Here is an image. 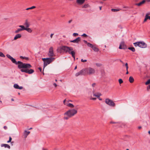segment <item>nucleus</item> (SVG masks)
Wrapping results in <instances>:
<instances>
[{
  "label": "nucleus",
  "instance_id": "obj_1",
  "mask_svg": "<svg viewBox=\"0 0 150 150\" xmlns=\"http://www.w3.org/2000/svg\"><path fill=\"white\" fill-rule=\"evenodd\" d=\"M57 51L59 53H63L64 52H68L72 55L74 60H75V53L71 47L65 46L60 47L57 48Z\"/></svg>",
  "mask_w": 150,
  "mask_h": 150
},
{
  "label": "nucleus",
  "instance_id": "obj_35",
  "mask_svg": "<svg viewBox=\"0 0 150 150\" xmlns=\"http://www.w3.org/2000/svg\"><path fill=\"white\" fill-rule=\"evenodd\" d=\"M125 66L126 67V71H128V63H126L125 64Z\"/></svg>",
  "mask_w": 150,
  "mask_h": 150
},
{
  "label": "nucleus",
  "instance_id": "obj_2",
  "mask_svg": "<svg viewBox=\"0 0 150 150\" xmlns=\"http://www.w3.org/2000/svg\"><path fill=\"white\" fill-rule=\"evenodd\" d=\"M11 60L13 63L16 64H18V68L19 69L22 68H27L30 67V64H29L23 63L20 61L16 62V59L13 57Z\"/></svg>",
  "mask_w": 150,
  "mask_h": 150
},
{
  "label": "nucleus",
  "instance_id": "obj_4",
  "mask_svg": "<svg viewBox=\"0 0 150 150\" xmlns=\"http://www.w3.org/2000/svg\"><path fill=\"white\" fill-rule=\"evenodd\" d=\"M54 59L55 58L53 57L42 58V60L44 62V67H45L47 65L50 63L52 62L54 60Z\"/></svg>",
  "mask_w": 150,
  "mask_h": 150
},
{
  "label": "nucleus",
  "instance_id": "obj_41",
  "mask_svg": "<svg viewBox=\"0 0 150 150\" xmlns=\"http://www.w3.org/2000/svg\"><path fill=\"white\" fill-rule=\"evenodd\" d=\"M96 98H92L91 96L90 97V100H96Z\"/></svg>",
  "mask_w": 150,
  "mask_h": 150
},
{
  "label": "nucleus",
  "instance_id": "obj_54",
  "mask_svg": "<svg viewBox=\"0 0 150 150\" xmlns=\"http://www.w3.org/2000/svg\"><path fill=\"white\" fill-rule=\"evenodd\" d=\"M53 85L55 86V87H56L57 86V85L56 83H54Z\"/></svg>",
  "mask_w": 150,
  "mask_h": 150
},
{
  "label": "nucleus",
  "instance_id": "obj_43",
  "mask_svg": "<svg viewBox=\"0 0 150 150\" xmlns=\"http://www.w3.org/2000/svg\"><path fill=\"white\" fill-rule=\"evenodd\" d=\"M81 61L82 62H85L87 61V60L86 59L83 60V59H81Z\"/></svg>",
  "mask_w": 150,
  "mask_h": 150
},
{
  "label": "nucleus",
  "instance_id": "obj_34",
  "mask_svg": "<svg viewBox=\"0 0 150 150\" xmlns=\"http://www.w3.org/2000/svg\"><path fill=\"white\" fill-rule=\"evenodd\" d=\"M80 40V38L79 37L76 39V43L78 42Z\"/></svg>",
  "mask_w": 150,
  "mask_h": 150
},
{
  "label": "nucleus",
  "instance_id": "obj_6",
  "mask_svg": "<svg viewBox=\"0 0 150 150\" xmlns=\"http://www.w3.org/2000/svg\"><path fill=\"white\" fill-rule=\"evenodd\" d=\"M75 114V109H71L65 112L64 115H67L69 117H71L74 115Z\"/></svg>",
  "mask_w": 150,
  "mask_h": 150
},
{
  "label": "nucleus",
  "instance_id": "obj_62",
  "mask_svg": "<svg viewBox=\"0 0 150 150\" xmlns=\"http://www.w3.org/2000/svg\"><path fill=\"white\" fill-rule=\"evenodd\" d=\"M84 10V11H86L87 12H88V10Z\"/></svg>",
  "mask_w": 150,
  "mask_h": 150
},
{
  "label": "nucleus",
  "instance_id": "obj_44",
  "mask_svg": "<svg viewBox=\"0 0 150 150\" xmlns=\"http://www.w3.org/2000/svg\"><path fill=\"white\" fill-rule=\"evenodd\" d=\"M119 48L120 49H124V47H122L120 44V45Z\"/></svg>",
  "mask_w": 150,
  "mask_h": 150
},
{
  "label": "nucleus",
  "instance_id": "obj_26",
  "mask_svg": "<svg viewBox=\"0 0 150 150\" xmlns=\"http://www.w3.org/2000/svg\"><path fill=\"white\" fill-rule=\"evenodd\" d=\"M36 8V7L35 6H32L26 9V10H28L30 9H32Z\"/></svg>",
  "mask_w": 150,
  "mask_h": 150
},
{
  "label": "nucleus",
  "instance_id": "obj_55",
  "mask_svg": "<svg viewBox=\"0 0 150 150\" xmlns=\"http://www.w3.org/2000/svg\"><path fill=\"white\" fill-rule=\"evenodd\" d=\"M85 43H86V44H87V43H88L87 41L86 40H84L83 41Z\"/></svg>",
  "mask_w": 150,
  "mask_h": 150
},
{
  "label": "nucleus",
  "instance_id": "obj_28",
  "mask_svg": "<svg viewBox=\"0 0 150 150\" xmlns=\"http://www.w3.org/2000/svg\"><path fill=\"white\" fill-rule=\"evenodd\" d=\"M122 47H124V49L126 48V46L124 42H122L120 44Z\"/></svg>",
  "mask_w": 150,
  "mask_h": 150
},
{
  "label": "nucleus",
  "instance_id": "obj_64",
  "mask_svg": "<svg viewBox=\"0 0 150 150\" xmlns=\"http://www.w3.org/2000/svg\"><path fill=\"white\" fill-rule=\"evenodd\" d=\"M148 133L150 135V131H149L148 132Z\"/></svg>",
  "mask_w": 150,
  "mask_h": 150
},
{
  "label": "nucleus",
  "instance_id": "obj_31",
  "mask_svg": "<svg viewBox=\"0 0 150 150\" xmlns=\"http://www.w3.org/2000/svg\"><path fill=\"white\" fill-rule=\"evenodd\" d=\"M87 45L88 47H89L91 48H92L93 46V45L89 42L87 43Z\"/></svg>",
  "mask_w": 150,
  "mask_h": 150
},
{
  "label": "nucleus",
  "instance_id": "obj_25",
  "mask_svg": "<svg viewBox=\"0 0 150 150\" xmlns=\"http://www.w3.org/2000/svg\"><path fill=\"white\" fill-rule=\"evenodd\" d=\"M30 131L27 132L26 131H25L24 133V135L25 138H26L27 136L30 133Z\"/></svg>",
  "mask_w": 150,
  "mask_h": 150
},
{
  "label": "nucleus",
  "instance_id": "obj_50",
  "mask_svg": "<svg viewBox=\"0 0 150 150\" xmlns=\"http://www.w3.org/2000/svg\"><path fill=\"white\" fill-rule=\"evenodd\" d=\"M38 69H39V70L40 71V72H41L42 71V69L40 67H39L38 68Z\"/></svg>",
  "mask_w": 150,
  "mask_h": 150
},
{
  "label": "nucleus",
  "instance_id": "obj_14",
  "mask_svg": "<svg viewBox=\"0 0 150 150\" xmlns=\"http://www.w3.org/2000/svg\"><path fill=\"white\" fill-rule=\"evenodd\" d=\"M14 87L16 89H22L23 88L22 86H19V85L17 84H15L13 85Z\"/></svg>",
  "mask_w": 150,
  "mask_h": 150
},
{
  "label": "nucleus",
  "instance_id": "obj_12",
  "mask_svg": "<svg viewBox=\"0 0 150 150\" xmlns=\"http://www.w3.org/2000/svg\"><path fill=\"white\" fill-rule=\"evenodd\" d=\"M91 7L89 4L86 3L82 6L81 8H83L86 9L90 8Z\"/></svg>",
  "mask_w": 150,
  "mask_h": 150
},
{
  "label": "nucleus",
  "instance_id": "obj_5",
  "mask_svg": "<svg viewBox=\"0 0 150 150\" xmlns=\"http://www.w3.org/2000/svg\"><path fill=\"white\" fill-rule=\"evenodd\" d=\"M30 67H29L20 69H21V71L22 72H24L26 73H27L29 74L33 73L34 71L33 69H29L30 68L32 67L30 64Z\"/></svg>",
  "mask_w": 150,
  "mask_h": 150
},
{
  "label": "nucleus",
  "instance_id": "obj_52",
  "mask_svg": "<svg viewBox=\"0 0 150 150\" xmlns=\"http://www.w3.org/2000/svg\"><path fill=\"white\" fill-rule=\"evenodd\" d=\"M71 42H75V39L73 40H71L70 41Z\"/></svg>",
  "mask_w": 150,
  "mask_h": 150
},
{
  "label": "nucleus",
  "instance_id": "obj_7",
  "mask_svg": "<svg viewBox=\"0 0 150 150\" xmlns=\"http://www.w3.org/2000/svg\"><path fill=\"white\" fill-rule=\"evenodd\" d=\"M105 103L110 106L115 107V104L114 101L109 98H106L105 100Z\"/></svg>",
  "mask_w": 150,
  "mask_h": 150
},
{
  "label": "nucleus",
  "instance_id": "obj_48",
  "mask_svg": "<svg viewBox=\"0 0 150 150\" xmlns=\"http://www.w3.org/2000/svg\"><path fill=\"white\" fill-rule=\"evenodd\" d=\"M4 129H7V127L6 126H4Z\"/></svg>",
  "mask_w": 150,
  "mask_h": 150
},
{
  "label": "nucleus",
  "instance_id": "obj_40",
  "mask_svg": "<svg viewBox=\"0 0 150 150\" xmlns=\"http://www.w3.org/2000/svg\"><path fill=\"white\" fill-rule=\"evenodd\" d=\"M20 58H21V59H26V60H28V57H23V56H21L20 57Z\"/></svg>",
  "mask_w": 150,
  "mask_h": 150
},
{
  "label": "nucleus",
  "instance_id": "obj_32",
  "mask_svg": "<svg viewBox=\"0 0 150 150\" xmlns=\"http://www.w3.org/2000/svg\"><path fill=\"white\" fill-rule=\"evenodd\" d=\"M139 42H136L134 43V44L135 47H137V46H139Z\"/></svg>",
  "mask_w": 150,
  "mask_h": 150
},
{
  "label": "nucleus",
  "instance_id": "obj_11",
  "mask_svg": "<svg viewBox=\"0 0 150 150\" xmlns=\"http://www.w3.org/2000/svg\"><path fill=\"white\" fill-rule=\"evenodd\" d=\"M19 27H21V28H18L17 30L15 31V33H18L24 30V26L20 25L19 26Z\"/></svg>",
  "mask_w": 150,
  "mask_h": 150
},
{
  "label": "nucleus",
  "instance_id": "obj_58",
  "mask_svg": "<svg viewBox=\"0 0 150 150\" xmlns=\"http://www.w3.org/2000/svg\"><path fill=\"white\" fill-rule=\"evenodd\" d=\"M142 128V127L141 126H139L138 127V128L139 129H140Z\"/></svg>",
  "mask_w": 150,
  "mask_h": 150
},
{
  "label": "nucleus",
  "instance_id": "obj_30",
  "mask_svg": "<svg viewBox=\"0 0 150 150\" xmlns=\"http://www.w3.org/2000/svg\"><path fill=\"white\" fill-rule=\"evenodd\" d=\"M120 10H121L120 9H111V11H114V12L117 11H120Z\"/></svg>",
  "mask_w": 150,
  "mask_h": 150
},
{
  "label": "nucleus",
  "instance_id": "obj_33",
  "mask_svg": "<svg viewBox=\"0 0 150 150\" xmlns=\"http://www.w3.org/2000/svg\"><path fill=\"white\" fill-rule=\"evenodd\" d=\"M150 83V79H149L145 83L146 85H148Z\"/></svg>",
  "mask_w": 150,
  "mask_h": 150
},
{
  "label": "nucleus",
  "instance_id": "obj_16",
  "mask_svg": "<svg viewBox=\"0 0 150 150\" xmlns=\"http://www.w3.org/2000/svg\"><path fill=\"white\" fill-rule=\"evenodd\" d=\"M93 96L97 97H99L101 95V93L99 92H97L96 93H95L94 91H93Z\"/></svg>",
  "mask_w": 150,
  "mask_h": 150
},
{
  "label": "nucleus",
  "instance_id": "obj_60",
  "mask_svg": "<svg viewBox=\"0 0 150 150\" xmlns=\"http://www.w3.org/2000/svg\"><path fill=\"white\" fill-rule=\"evenodd\" d=\"M127 71V72H126V74H128L129 72H128V71Z\"/></svg>",
  "mask_w": 150,
  "mask_h": 150
},
{
  "label": "nucleus",
  "instance_id": "obj_8",
  "mask_svg": "<svg viewBox=\"0 0 150 150\" xmlns=\"http://www.w3.org/2000/svg\"><path fill=\"white\" fill-rule=\"evenodd\" d=\"M48 55L49 57H52L55 56L54 53L53 49L52 47H51L49 49V52L48 53Z\"/></svg>",
  "mask_w": 150,
  "mask_h": 150
},
{
  "label": "nucleus",
  "instance_id": "obj_46",
  "mask_svg": "<svg viewBox=\"0 0 150 150\" xmlns=\"http://www.w3.org/2000/svg\"><path fill=\"white\" fill-rule=\"evenodd\" d=\"M96 85V84L95 83H93L92 84V86L93 87H95V86Z\"/></svg>",
  "mask_w": 150,
  "mask_h": 150
},
{
  "label": "nucleus",
  "instance_id": "obj_51",
  "mask_svg": "<svg viewBox=\"0 0 150 150\" xmlns=\"http://www.w3.org/2000/svg\"><path fill=\"white\" fill-rule=\"evenodd\" d=\"M116 123V122H112V121L110 122V123H111V124H115Z\"/></svg>",
  "mask_w": 150,
  "mask_h": 150
},
{
  "label": "nucleus",
  "instance_id": "obj_27",
  "mask_svg": "<svg viewBox=\"0 0 150 150\" xmlns=\"http://www.w3.org/2000/svg\"><path fill=\"white\" fill-rule=\"evenodd\" d=\"M128 49L133 52H134L135 51V49L133 47H129Z\"/></svg>",
  "mask_w": 150,
  "mask_h": 150
},
{
  "label": "nucleus",
  "instance_id": "obj_18",
  "mask_svg": "<svg viewBox=\"0 0 150 150\" xmlns=\"http://www.w3.org/2000/svg\"><path fill=\"white\" fill-rule=\"evenodd\" d=\"M24 25L26 27L25 28H28L30 26V23L28 22L27 20H26L25 21V23L24 24Z\"/></svg>",
  "mask_w": 150,
  "mask_h": 150
},
{
  "label": "nucleus",
  "instance_id": "obj_61",
  "mask_svg": "<svg viewBox=\"0 0 150 150\" xmlns=\"http://www.w3.org/2000/svg\"><path fill=\"white\" fill-rule=\"evenodd\" d=\"M78 35V33H76V36Z\"/></svg>",
  "mask_w": 150,
  "mask_h": 150
},
{
  "label": "nucleus",
  "instance_id": "obj_47",
  "mask_svg": "<svg viewBox=\"0 0 150 150\" xmlns=\"http://www.w3.org/2000/svg\"><path fill=\"white\" fill-rule=\"evenodd\" d=\"M82 36H84V37H87V35L85 33H84L82 35Z\"/></svg>",
  "mask_w": 150,
  "mask_h": 150
},
{
  "label": "nucleus",
  "instance_id": "obj_21",
  "mask_svg": "<svg viewBox=\"0 0 150 150\" xmlns=\"http://www.w3.org/2000/svg\"><path fill=\"white\" fill-rule=\"evenodd\" d=\"M24 30H26L28 32L31 33L32 32V30L29 28H25L24 26Z\"/></svg>",
  "mask_w": 150,
  "mask_h": 150
},
{
  "label": "nucleus",
  "instance_id": "obj_39",
  "mask_svg": "<svg viewBox=\"0 0 150 150\" xmlns=\"http://www.w3.org/2000/svg\"><path fill=\"white\" fill-rule=\"evenodd\" d=\"M146 90L148 91H150V84L147 87Z\"/></svg>",
  "mask_w": 150,
  "mask_h": 150
},
{
  "label": "nucleus",
  "instance_id": "obj_17",
  "mask_svg": "<svg viewBox=\"0 0 150 150\" xmlns=\"http://www.w3.org/2000/svg\"><path fill=\"white\" fill-rule=\"evenodd\" d=\"M149 13H147L146 14L144 20V22H146L148 19L150 20V15L149 16Z\"/></svg>",
  "mask_w": 150,
  "mask_h": 150
},
{
  "label": "nucleus",
  "instance_id": "obj_42",
  "mask_svg": "<svg viewBox=\"0 0 150 150\" xmlns=\"http://www.w3.org/2000/svg\"><path fill=\"white\" fill-rule=\"evenodd\" d=\"M11 140H12V138H11V137H10L9 138V140L8 141H7V142L8 143L10 142L11 141Z\"/></svg>",
  "mask_w": 150,
  "mask_h": 150
},
{
  "label": "nucleus",
  "instance_id": "obj_37",
  "mask_svg": "<svg viewBox=\"0 0 150 150\" xmlns=\"http://www.w3.org/2000/svg\"><path fill=\"white\" fill-rule=\"evenodd\" d=\"M118 81L120 84L122 83L123 82L122 80L121 79H119L118 80Z\"/></svg>",
  "mask_w": 150,
  "mask_h": 150
},
{
  "label": "nucleus",
  "instance_id": "obj_20",
  "mask_svg": "<svg viewBox=\"0 0 150 150\" xmlns=\"http://www.w3.org/2000/svg\"><path fill=\"white\" fill-rule=\"evenodd\" d=\"M1 147H4L5 148H7L9 149H10V146L8 144H2L1 145Z\"/></svg>",
  "mask_w": 150,
  "mask_h": 150
},
{
  "label": "nucleus",
  "instance_id": "obj_57",
  "mask_svg": "<svg viewBox=\"0 0 150 150\" xmlns=\"http://www.w3.org/2000/svg\"><path fill=\"white\" fill-rule=\"evenodd\" d=\"M146 2H150V0H146Z\"/></svg>",
  "mask_w": 150,
  "mask_h": 150
},
{
  "label": "nucleus",
  "instance_id": "obj_10",
  "mask_svg": "<svg viewBox=\"0 0 150 150\" xmlns=\"http://www.w3.org/2000/svg\"><path fill=\"white\" fill-rule=\"evenodd\" d=\"M139 47L142 48H145L147 47V45L143 42H139Z\"/></svg>",
  "mask_w": 150,
  "mask_h": 150
},
{
  "label": "nucleus",
  "instance_id": "obj_45",
  "mask_svg": "<svg viewBox=\"0 0 150 150\" xmlns=\"http://www.w3.org/2000/svg\"><path fill=\"white\" fill-rule=\"evenodd\" d=\"M69 117H69L68 116H67V117H64V119L67 120H68Z\"/></svg>",
  "mask_w": 150,
  "mask_h": 150
},
{
  "label": "nucleus",
  "instance_id": "obj_36",
  "mask_svg": "<svg viewBox=\"0 0 150 150\" xmlns=\"http://www.w3.org/2000/svg\"><path fill=\"white\" fill-rule=\"evenodd\" d=\"M0 57H4L5 55L2 52H0Z\"/></svg>",
  "mask_w": 150,
  "mask_h": 150
},
{
  "label": "nucleus",
  "instance_id": "obj_9",
  "mask_svg": "<svg viewBox=\"0 0 150 150\" xmlns=\"http://www.w3.org/2000/svg\"><path fill=\"white\" fill-rule=\"evenodd\" d=\"M81 75H85L84 69H83L79 71L76 74V76H78Z\"/></svg>",
  "mask_w": 150,
  "mask_h": 150
},
{
  "label": "nucleus",
  "instance_id": "obj_23",
  "mask_svg": "<svg viewBox=\"0 0 150 150\" xmlns=\"http://www.w3.org/2000/svg\"><path fill=\"white\" fill-rule=\"evenodd\" d=\"M92 48L95 52H97L99 51L98 49L94 45L93 46V47Z\"/></svg>",
  "mask_w": 150,
  "mask_h": 150
},
{
  "label": "nucleus",
  "instance_id": "obj_13",
  "mask_svg": "<svg viewBox=\"0 0 150 150\" xmlns=\"http://www.w3.org/2000/svg\"><path fill=\"white\" fill-rule=\"evenodd\" d=\"M88 0H76L77 3L79 5H81L83 4L84 2Z\"/></svg>",
  "mask_w": 150,
  "mask_h": 150
},
{
  "label": "nucleus",
  "instance_id": "obj_49",
  "mask_svg": "<svg viewBox=\"0 0 150 150\" xmlns=\"http://www.w3.org/2000/svg\"><path fill=\"white\" fill-rule=\"evenodd\" d=\"M53 35H54V34H53V33L51 34L50 35V37H51V38H52Z\"/></svg>",
  "mask_w": 150,
  "mask_h": 150
},
{
  "label": "nucleus",
  "instance_id": "obj_3",
  "mask_svg": "<svg viewBox=\"0 0 150 150\" xmlns=\"http://www.w3.org/2000/svg\"><path fill=\"white\" fill-rule=\"evenodd\" d=\"M85 75H94L96 71L95 68L89 67L84 68Z\"/></svg>",
  "mask_w": 150,
  "mask_h": 150
},
{
  "label": "nucleus",
  "instance_id": "obj_15",
  "mask_svg": "<svg viewBox=\"0 0 150 150\" xmlns=\"http://www.w3.org/2000/svg\"><path fill=\"white\" fill-rule=\"evenodd\" d=\"M146 2V0H143L139 3L136 4L135 5L138 6H140L144 4Z\"/></svg>",
  "mask_w": 150,
  "mask_h": 150
},
{
  "label": "nucleus",
  "instance_id": "obj_24",
  "mask_svg": "<svg viewBox=\"0 0 150 150\" xmlns=\"http://www.w3.org/2000/svg\"><path fill=\"white\" fill-rule=\"evenodd\" d=\"M134 80L132 76H130L129 78V81L130 83H132L134 81Z\"/></svg>",
  "mask_w": 150,
  "mask_h": 150
},
{
  "label": "nucleus",
  "instance_id": "obj_53",
  "mask_svg": "<svg viewBox=\"0 0 150 150\" xmlns=\"http://www.w3.org/2000/svg\"><path fill=\"white\" fill-rule=\"evenodd\" d=\"M72 21V20H69V21H68V23H71Z\"/></svg>",
  "mask_w": 150,
  "mask_h": 150
},
{
  "label": "nucleus",
  "instance_id": "obj_56",
  "mask_svg": "<svg viewBox=\"0 0 150 150\" xmlns=\"http://www.w3.org/2000/svg\"><path fill=\"white\" fill-rule=\"evenodd\" d=\"M96 65L97 66H100V65L98 64H97L96 63Z\"/></svg>",
  "mask_w": 150,
  "mask_h": 150
},
{
  "label": "nucleus",
  "instance_id": "obj_19",
  "mask_svg": "<svg viewBox=\"0 0 150 150\" xmlns=\"http://www.w3.org/2000/svg\"><path fill=\"white\" fill-rule=\"evenodd\" d=\"M21 37V35L20 34H17L15 35L14 38V40H16L18 38H20Z\"/></svg>",
  "mask_w": 150,
  "mask_h": 150
},
{
  "label": "nucleus",
  "instance_id": "obj_22",
  "mask_svg": "<svg viewBox=\"0 0 150 150\" xmlns=\"http://www.w3.org/2000/svg\"><path fill=\"white\" fill-rule=\"evenodd\" d=\"M71 101V100H66L65 99L63 101V103L64 104L67 106V104H69L70 103H69V101Z\"/></svg>",
  "mask_w": 150,
  "mask_h": 150
},
{
  "label": "nucleus",
  "instance_id": "obj_29",
  "mask_svg": "<svg viewBox=\"0 0 150 150\" xmlns=\"http://www.w3.org/2000/svg\"><path fill=\"white\" fill-rule=\"evenodd\" d=\"M67 104V106L70 107V108H73L74 107V106L72 104L70 103L69 104Z\"/></svg>",
  "mask_w": 150,
  "mask_h": 150
},
{
  "label": "nucleus",
  "instance_id": "obj_63",
  "mask_svg": "<svg viewBox=\"0 0 150 150\" xmlns=\"http://www.w3.org/2000/svg\"><path fill=\"white\" fill-rule=\"evenodd\" d=\"M100 10H101V7H100Z\"/></svg>",
  "mask_w": 150,
  "mask_h": 150
},
{
  "label": "nucleus",
  "instance_id": "obj_38",
  "mask_svg": "<svg viewBox=\"0 0 150 150\" xmlns=\"http://www.w3.org/2000/svg\"><path fill=\"white\" fill-rule=\"evenodd\" d=\"M6 57L8 58L10 60L11 59V58L13 57H12L9 54H7L6 55Z\"/></svg>",
  "mask_w": 150,
  "mask_h": 150
},
{
  "label": "nucleus",
  "instance_id": "obj_59",
  "mask_svg": "<svg viewBox=\"0 0 150 150\" xmlns=\"http://www.w3.org/2000/svg\"><path fill=\"white\" fill-rule=\"evenodd\" d=\"M73 35L74 37L75 36V33H73Z\"/></svg>",
  "mask_w": 150,
  "mask_h": 150
}]
</instances>
